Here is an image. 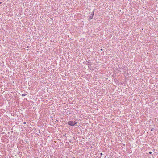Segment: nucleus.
<instances>
[{
  "label": "nucleus",
  "mask_w": 158,
  "mask_h": 158,
  "mask_svg": "<svg viewBox=\"0 0 158 158\" xmlns=\"http://www.w3.org/2000/svg\"><path fill=\"white\" fill-rule=\"evenodd\" d=\"M77 123L75 121H69L68 123V124L69 125L73 126H74L75 124Z\"/></svg>",
  "instance_id": "nucleus-1"
},
{
  "label": "nucleus",
  "mask_w": 158,
  "mask_h": 158,
  "mask_svg": "<svg viewBox=\"0 0 158 158\" xmlns=\"http://www.w3.org/2000/svg\"><path fill=\"white\" fill-rule=\"evenodd\" d=\"M94 10L92 12V13L91 14V15L90 16H89L90 18L91 19H92L93 18V15H94Z\"/></svg>",
  "instance_id": "nucleus-2"
},
{
  "label": "nucleus",
  "mask_w": 158,
  "mask_h": 158,
  "mask_svg": "<svg viewBox=\"0 0 158 158\" xmlns=\"http://www.w3.org/2000/svg\"><path fill=\"white\" fill-rule=\"evenodd\" d=\"M59 120L57 119H52V121L53 123L54 122H56V121H58Z\"/></svg>",
  "instance_id": "nucleus-3"
},
{
  "label": "nucleus",
  "mask_w": 158,
  "mask_h": 158,
  "mask_svg": "<svg viewBox=\"0 0 158 158\" xmlns=\"http://www.w3.org/2000/svg\"><path fill=\"white\" fill-rule=\"evenodd\" d=\"M154 128H152L151 130V131H153L154 130Z\"/></svg>",
  "instance_id": "nucleus-4"
},
{
  "label": "nucleus",
  "mask_w": 158,
  "mask_h": 158,
  "mask_svg": "<svg viewBox=\"0 0 158 158\" xmlns=\"http://www.w3.org/2000/svg\"><path fill=\"white\" fill-rule=\"evenodd\" d=\"M22 95L23 96H25V95L24 94H23Z\"/></svg>",
  "instance_id": "nucleus-5"
},
{
  "label": "nucleus",
  "mask_w": 158,
  "mask_h": 158,
  "mask_svg": "<svg viewBox=\"0 0 158 158\" xmlns=\"http://www.w3.org/2000/svg\"><path fill=\"white\" fill-rule=\"evenodd\" d=\"M149 153L150 154H151L152 153L151 152H149Z\"/></svg>",
  "instance_id": "nucleus-6"
},
{
  "label": "nucleus",
  "mask_w": 158,
  "mask_h": 158,
  "mask_svg": "<svg viewBox=\"0 0 158 158\" xmlns=\"http://www.w3.org/2000/svg\"><path fill=\"white\" fill-rule=\"evenodd\" d=\"M23 124H26V122H23Z\"/></svg>",
  "instance_id": "nucleus-7"
},
{
  "label": "nucleus",
  "mask_w": 158,
  "mask_h": 158,
  "mask_svg": "<svg viewBox=\"0 0 158 158\" xmlns=\"http://www.w3.org/2000/svg\"><path fill=\"white\" fill-rule=\"evenodd\" d=\"M102 154H102V153H100V155H101V156L102 155Z\"/></svg>",
  "instance_id": "nucleus-8"
},
{
  "label": "nucleus",
  "mask_w": 158,
  "mask_h": 158,
  "mask_svg": "<svg viewBox=\"0 0 158 158\" xmlns=\"http://www.w3.org/2000/svg\"><path fill=\"white\" fill-rule=\"evenodd\" d=\"M2 3V2H0V4H1Z\"/></svg>",
  "instance_id": "nucleus-9"
},
{
  "label": "nucleus",
  "mask_w": 158,
  "mask_h": 158,
  "mask_svg": "<svg viewBox=\"0 0 158 158\" xmlns=\"http://www.w3.org/2000/svg\"><path fill=\"white\" fill-rule=\"evenodd\" d=\"M157 121H158V119H157Z\"/></svg>",
  "instance_id": "nucleus-10"
}]
</instances>
